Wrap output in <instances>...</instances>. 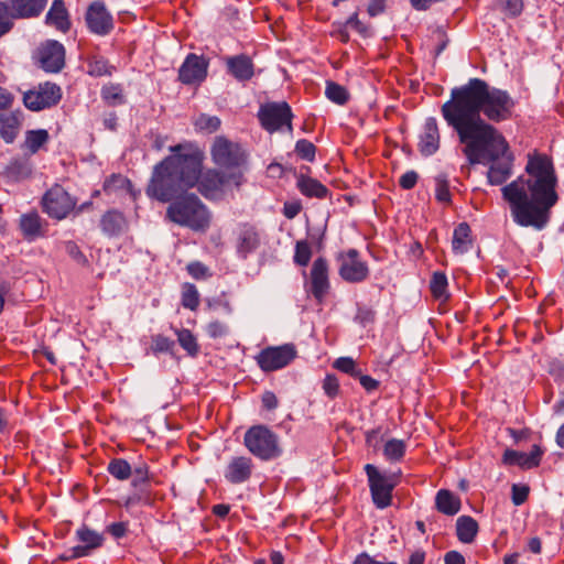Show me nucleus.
Segmentation results:
<instances>
[{
  "instance_id": "2f4dec72",
  "label": "nucleus",
  "mask_w": 564,
  "mask_h": 564,
  "mask_svg": "<svg viewBox=\"0 0 564 564\" xmlns=\"http://www.w3.org/2000/svg\"><path fill=\"white\" fill-rule=\"evenodd\" d=\"M470 227L467 223H460L453 232L452 247L454 252H467L471 246Z\"/></svg>"
},
{
  "instance_id": "603ef678",
  "label": "nucleus",
  "mask_w": 564,
  "mask_h": 564,
  "mask_svg": "<svg viewBox=\"0 0 564 564\" xmlns=\"http://www.w3.org/2000/svg\"><path fill=\"white\" fill-rule=\"evenodd\" d=\"M188 274L195 280H206L212 276L209 269L199 261L189 262L186 265Z\"/></svg>"
},
{
  "instance_id": "de8ad7c7",
  "label": "nucleus",
  "mask_w": 564,
  "mask_h": 564,
  "mask_svg": "<svg viewBox=\"0 0 564 564\" xmlns=\"http://www.w3.org/2000/svg\"><path fill=\"white\" fill-rule=\"evenodd\" d=\"M296 155L307 162H314L316 155V147L306 139H300L295 143L294 149Z\"/></svg>"
},
{
  "instance_id": "4468645a",
  "label": "nucleus",
  "mask_w": 564,
  "mask_h": 564,
  "mask_svg": "<svg viewBox=\"0 0 564 564\" xmlns=\"http://www.w3.org/2000/svg\"><path fill=\"white\" fill-rule=\"evenodd\" d=\"M338 262L339 276L349 283H360L368 279L369 267L366 261L360 258V253L356 249H348L338 253L336 258Z\"/></svg>"
},
{
  "instance_id": "6ab92c4d",
  "label": "nucleus",
  "mask_w": 564,
  "mask_h": 564,
  "mask_svg": "<svg viewBox=\"0 0 564 564\" xmlns=\"http://www.w3.org/2000/svg\"><path fill=\"white\" fill-rule=\"evenodd\" d=\"M254 471V463L251 457L240 455L232 456L224 468L225 480L230 485H240L249 481Z\"/></svg>"
},
{
  "instance_id": "8fccbe9b",
  "label": "nucleus",
  "mask_w": 564,
  "mask_h": 564,
  "mask_svg": "<svg viewBox=\"0 0 564 564\" xmlns=\"http://www.w3.org/2000/svg\"><path fill=\"white\" fill-rule=\"evenodd\" d=\"M322 389L329 399L337 398L340 392V384L336 375L327 373L322 381Z\"/></svg>"
},
{
  "instance_id": "412c9836",
  "label": "nucleus",
  "mask_w": 564,
  "mask_h": 564,
  "mask_svg": "<svg viewBox=\"0 0 564 564\" xmlns=\"http://www.w3.org/2000/svg\"><path fill=\"white\" fill-rule=\"evenodd\" d=\"M99 227L106 237L118 238L129 231L130 224L122 212L111 208L101 215Z\"/></svg>"
},
{
  "instance_id": "e433bc0d",
  "label": "nucleus",
  "mask_w": 564,
  "mask_h": 564,
  "mask_svg": "<svg viewBox=\"0 0 564 564\" xmlns=\"http://www.w3.org/2000/svg\"><path fill=\"white\" fill-rule=\"evenodd\" d=\"M180 346L191 356L196 357L199 352V345L195 335L187 328L176 329Z\"/></svg>"
},
{
  "instance_id": "423d86ee",
  "label": "nucleus",
  "mask_w": 564,
  "mask_h": 564,
  "mask_svg": "<svg viewBox=\"0 0 564 564\" xmlns=\"http://www.w3.org/2000/svg\"><path fill=\"white\" fill-rule=\"evenodd\" d=\"M243 445L257 458L268 462L281 456L280 438L267 425H253L243 436Z\"/></svg>"
},
{
  "instance_id": "7c9ffc66",
  "label": "nucleus",
  "mask_w": 564,
  "mask_h": 564,
  "mask_svg": "<svg viewBox=\"0 0 564 564\" xmlns=\"http://www.w3.org/2000/svg\"><path fill=\"white\" fill-rule=\"evenodd\" d=\"M479 525L477 521L470 516H460L456 520V535L457 539L465 544H470L475 541Z\"/></svg>"
},
{
  "instance_id": "052dcab7",
  "label": "nucleus",
  "mask_w": 564,
  "mask_h": 564,
  "mask_svg": "<svg viewBox=\"0 0 564 564\" xmlns=\"http://www.w3.org/2000/svg\"><path fill=\"white\" fill-rule=\"evenodd\" d=\"M419 180V174L415 171H408L401 175L399 185L403 189H412Z\"/></svg>"
},
{
  "instance_id": "69168bd1",
  "label": "nucleus",
  "mask_w": 564,
  "mask_h": 564,
  "mask_svg": "<svg viewBox=\"0 0 564 564\" xmlns=\"http://www.w3.org/2000/svg\"><path fill=\"white\" fill-rule=\"evenodd\" d=\"M14 101V96L6 88L0 87V113L11 108Z\"/></svg>"
},
{
  "instance_id": "c756f323",
  "label": "nucleus",
  "mask_w": 564,
  "mask_h": 564,
  "mask_svg": "<svg viewBox=\"0 0 564 564\" xmlns=\"http://www.w3.org/2000/svg\"><path fill=\"white\" fill-rule=\"evenodd\" d=\"M20 229L23 234V237L29 241L44 236L42 218L36 212L28 213L21 216Z\"/></svg>"
},
{
  "instance_id": "cd10ccee",
  "label": "nucleus",
  "mask_w": 564,
  "mask_h": 564,
  "mask_svg": "<svg viewBox=\"0 0 564 564\" xmlns=\"http://www.w3.org/2000/svg\"><path fill=\"white\" fill-rule=\"evenodd\" d=\"M21 113L19 111L0 113V135L6 143H12L20 131Z\"/></svg>"
},
{
  "instance_id": "13d9d810",
  "label": "nucleus",
  "mask_w": 564,
  "mask_h": 564,
  "mask_svg": "<svg viewBox=\"0 0 564 564\" xmlns=\"http://www.w3.org/2000/svg\"><path fill=\"white\" fill-rule=\"evenodd\" d=\"M128 531V522H113L106 527V532L117 540L126 536Z\"/></svg>"
},
{
  "instance_id": "a19ab883",
  "label": "nucleus",
  "mask_w": 564,
  "mask_h": 564,
  "mask_svg": "<svg viewBox=\"0 0 564 564\" xmlns=\"http://www.w3.org/2000/svg\"><path fill=\"white\" fill-rule=\"evenodd\" d=\"M325 95L330 101L340 106L345 105L349 100L348 90L335 82L326 83Z\"/></svg>"
},
{
  "instance_id": "6e6d98bb",
  "label": "nucleus",
  "mask_w": 564,
  "mask_h": 564,
  "mask_svg": "<svg viewBox=\"0 0 564 564\" xmlns=\"http://www.w3.org/2000/svg\"><path fill=\"white\" fill-rule=\"evenodd\" d=\"M174 347V341L166 336L155 335L152 337V350L154 352H170Z\"/></svg>"
},
{
  "instance_id": "f8f14e48",
  "label": "nucleus",
  "mask_w": 564,
  "mask_h": 564,
  "mask_svg": "<svg viewBox=\"0 0 564 564\" xmlns=\"http://www.w3.org/2000/svg\"><path fill=\"white\" fill-rule=\"evenodd\" d=\"M297 356L294 344L270 346L262 349L256 357L259 368L272 372L289 366Z\"/></svg>"
},
{
  "instance_id": "5fc2aeb1",
  "label": "nucleus",
  "mask_w": 564,
  "mask_h": 564,
  "mask_svg": "<svg viewBox=\"0 0 564 564\" xmlns=\"http://www.w3.org/2000/svg\"><path fill=\"white\" fill-rule=\"evenodd\" d=\"M205 329L207 335L214 339L224 337L229 333V327L218 319L209 322Z\"/></svg>"
},
{
  "instance_id": "b1692460",
  "label": "nucleus",
  "mask_w": 564,
  "mask_h": 564,
  "mask_svg": "<svg viewBox=\"0 0 564 564\" xmlns=\"http://www.w3.org/2000/svg\"><path fill=\"white\" fill-rule=\"evenodd\" d=\"M417 147L420 153L424 156H430L438 150L440 131L435 118L430 117L425 120Z\"/></svg>"
},
{
  "instance_id": "79ce46f5",
  "label": "nucleus",
  "mask_w": 564,
  "mask_h": 564,
  "mask_svg": "<svg viewBox=\"0 0 564 564\" xmlns=\"http://www.w3.org/2000/svg\"><path fill=\"white\" fill-rule=\"evenodd\" d=\"M221 121L217 116L200 113L194 120V127L197 131L213 133L220 128Z\"/></svg>"
},
{
  "instance_id": "0eeeda50",
  "label": "nucleus",
  "mask_w": 564,
  "mask_h": 564,
  "mask_svg": "<svg viewBox=\"0 0 564 564\" xmlns=\"http://www.w3.org/2000/svg\"><path fill=\"white\" fill-rule=\"evenodd\" d=\"M212 161L218 167L232 171H242L248 161V153L241 144L234 142L225 135L215 138L210 147Z\"/></svg>"
},
{
  "instance_id": "72a5a7b5",
  "label": "nucleus",
  "mask_w": 564,
  "mask_h": 564,
  "mask_svg": "<svg viewBox=\"0 0 564 564\" xmlns=\"http://www.w3.org/2000/svg\"><path fill=\"white\" fill-rule=\"evenodd\" d=\"M447 288L448 281L446 274L441 271L434 272L430 282V290L433 297L437 301L446 302L449 297Z\"/></svg>"
},
{
  "instance_id": "9d476101",
  "label": "nucleus",
  "mask_w": 564,
  "mask_h": 564,
  "mask_svg": "<svg viewBox=\"0 0 564 564\" xmlns=\"http://www.w3.org/2000/svg\"><path fill=\"white\" fill-rule=\"evenodd\" d=\"M259 121L264 130L270 133L282 130L286 127L292 131L293 113L288 102H268L260 107L258 112Z\"/></svg>"
},
{
  "instance_id": "864d4df0",
  "label": "nucleus",
  "mask_w": 564,
  "mask_h": 564,
  "mask_svg": "<svg viewBox=\"0 0 564 564\" xmlns=\"http://www.w3.org/2000/svg\"><path fill=\"white\" fill-rule=\"evenodd\" d=\"M435 196L436 199L441 203H451L452 195L449 192L448 182L445 177L440 176L436 178Z\"/></svg>"
},
{
  "instance_id": "774afa93",
  "label": "nucleus",
  "mask_w": 564,
  "mask_h": 564,
  "mask_svg": "<svg viewBox=\"0 0 564 564\" xmlns=\"http://www.w3.org/2000/svg\"><path fill=\"white\" fill-rule=\"evenodd\" d=\"M550 373L558 382H564V362L553 361L550 367Z\"/></svg>"
},
{
  "instance_id": "bb28decb",
  "label": "nucleus",
  "mask_w": 564,
  "mask_h": 564,
  "mask_svg": "<svg viewBox=\"0 0 564 564\" xmlns=\"http://www.w3.org/2000/svg\"><path fill=\"white\" fill-rule=\"evenodd\" d=\"M10 10L17 19L37 17L44 9L46 0H8Z\"/></svg>"
},
{
  "instance_id": "ddd939ff",
  "label": "nucleus",
  "mask_w": 564,
  "mask_h": 564,
  "mask_svg": "<svg viewBox=\"0 0 564 564\" xmlns=\"http://www.w3.org/2000/svg\"><path fill=\"white\" fill-rule=\"evenodd\" d=\"M75 538L79 542L78 545L73 546L65 553L59 555V560L67 562L80 557H86L93 554L96 550L104 545L105 536L90 529L86 524H82L75 532Z\"/></svg>"
},
{
  "instance_id": "f3484780",
  "label": "nucleus",
  "mask_w": 564,
  "mask_h": 564,
  "mask_svg": "<svg viewBox=\"0 0 564 564\" xmlns=\"http://www.w3.org/2000/svg\"><path fill=\"white\" fill-rule=\"evenodd\" d=\"M88 30L97 35H107L113 29V18L102 1L89 4L85 14Z\"/></svg>"
},
{
  "instance_id": "ea45409f",
  "label": "nucleus",
  "mask_w": 564,
  "mask_h": 564,
  "mask_svg": "<svg viewBox=\"0 0 564 564\" xmlns=\"http://www.w3.org/2000/svg\"><path fill=\"white\" fill-rule=\"evenodd\" d=\"M87 67V73L94 77L110 76L116 70L106 58L97 56L88 61Z\"/></svg>"
},
{
  "instance_id": "bf43d9fd",
  "label": "nucleus",
  "mask_w": 564,
  "mask_h": 564,
  "mask_svg": "<svg viewBox=\"0 0 564 564\" xmlns=\"http://www.w3.org/2000/svg\"><path fill=\"white\" fill-rule=\"evenodd\" d=\"M65 251L76 262H78V263L87 262L86 257L84 256V253L82 252L80 248L78 247V245L76 242L66 241L65 242Z\"/></svg>"
},
{
  "instance_id": "e2e57ef3",
  "label": "nucleus",
  "mask_w": 564,
  "mask_h": 564,
  "mask_svg": "<svg viewBox=\"0 0 564 564\" xmlns=\"http://www.w3.org/2000/svg\"><path fill=\"white\" fill-rule=\"evenodd\" d=\"M332 36L339 40L341 43H347L350 39L348 25L345 23L333 24Z\"/></svg>"
},
{
  "instance_id": "a211bd4d",
  "label": "nucleus",
  "mask_w": 564,
  "mask_h": 564,
  "mask_svg": "<svg viewBox=\"0 0 564 564\" xmlns=\"http://www.w3.org/2000/svg\"><path fill=\"white\" fill-rule=\"evenodd\" d=\"M208 59L188 54L178 69V80L184 85H199L207 77Z\"/></svg>"
},
{
  "instance_id": "49530a36",
  "label": "nucleus",
  "mask_w": 564,
  "mask_h": 564,
  "mask_svg": "<svg viewBox=\"0 0 564 564\" xmlns=\"http://www.w3.org/2000/svg\"><path fill=\"white\" fill-rule=\"evenodd\" d=\"M131 182L129 178L121 174L110 175L104 183V191L106 193H113L118 189H130Z\"/></svg>"
},
{
  "instance_id": "3c124183",
  "label": "nucleus",
  "mask_w": 564,
  "mask_h": 564,
  "mask_svg": "<svg viewBox=\"0 0 564 564\" xmlns=\"http://www.w3.org/2000/svg\"><path fill=\"white\" fill-rule=\"evenodd\" d=\"M500 10L509 18L519 17L524 8L523 0H497Z\"/></svg>"
},
{
  "instance_id": "f03ea898",
  "label": "nucleus",
  "mask_w": 564,
  "mask_h": 564,
  "mask_svg": "<svg viewBox=\"0 0 564 564\" xmlns=\"http://www.w3.org/2000/svg\"><path fill=\"white\" fill-rule=\"evenodd\" d=\"M171 155L154 165L145 193L150 198L169 203L181 192L197 187L208 200H221L228 191L239 189L246 182L242 171L203 172V152L192 142L170 147Z\"/></svg>"
},
{
  "instance_id": "20e7f679",
  "label": "nucleus",
  "mask_w": 564,
  "mask_h": 564,
  "mask_svg": "<svg viewBox=\"0 0 564 564\" xmlns=\"http://www.w3.org/2000/svg\"><path fill=\"white\" fill-rule=\"evenodd\" d=\"M459 142L463 145L462 151L470 164L490 163L487 173L489 184L501 185L511 176L513 155L505 137L501 147L479 145L471 152L467 141Z\"/></svg>"
},
{
  "instance_id": "a878e982",
  "label": "nucleus",
  "mask_w": 564,
  "mask_h": 564,
  "mask_svg": "<svg viewBox=\"0 0 564 564\" xmlns=\"http://www.w3.org/2000/svg\"><path fill=\"white\" fill-rule=\"evenodd\" d=\"M295 178L297 189L305 197L324 199L329 194V189L316 178L303 173L296 174Z\"/></svg>"
},
{
  "instance_id": "58836bf2",
  "label": "nucleus",
  "mask_w": 564,
  "mask_h": 564,
  "mask_svg": "<svg viewBox=\"0 0 564 564\" xmlns=\"http://www.w3.org/2000/svg\"><path fill=\"white\" fill-rule=\"evenodd\" d=\"M181 303L183 307L196 311L199 306V292L193 283H184L182 285Z\"/></svg>"
},
{
  "instance_id": "7ed1b4c3",
  "label": "nucleus",
  "mask_w": 564,
  "mask_h": 564,
  "mask_svg": "<svg viewBox=\"0 0 564 564\" xmlns=\"http://www.w3.org/2000/svg\"><path fill=\"white\" fill-rule=\"evenodd\" d=\"M527 176H519L501 188L511 218L520 227L544 229L560 197L557 175L551 156L538 151L528 153Z\"/></svg>"
},
{
  "instance_id": "39448f33",
  "label": "nucleus",
  "mask_w": 564,
  "mask_h": 564,
  "mask_svg": "<svg viewBox=\"0 0 564 564\" xmlns=\"http://www.w3.org/2000/svg\"><path fill=\"white\" fill-rule=\"evenodd\" d=\"M166 218L194 231H204L209 227L210 213L207 206L195 195H177L170 200Z\"/></svg>"
},
{
  "instance_id": "6e6552de",
  "label": "nucleus",
  "mask_w": 564,
  "mask_h": 564,
  "mask_svg": "<svg viewBox=\"0 0 564 564\" xmlns=\"http://www.w3.org/2000/svg\"><path fill=\"white\" fill-rule=\"evenodd\" d=\"M364 469L368 478V486L373 505L378 509L390 507L392 503V494L399 484L401 471L388 475L381 473L372 464L365 465Z\"/></svg>"
},
{
  "instance_id": "9b49d317",
  "label": "nucleus",
  "mask_w": 564,
  "mask_h": 564,
  "mask_svg": "<svg viewBox=\"0 0 564 564\" xmlns=\"http://www.w3.org/2000/svg\"><path fill=\"white\" fill-rule=\"evenodd\" d=\"M62 96L58 85L45 82L23 94V105L31 111H41L56 106Z\"/></svg>"
},
{
  "instance_id": "338daca9",
  "label": "nucleus",
  "mask_w": 564,
  "mask_h": 564,
  "mask_svg": "<svg viewBox=\"0 0 564 564\" xmlns=\"http://www.w3.org/2000/svg\"><path fill=\"white\" fill-rule=\"evenodd\" d=\"M357 378L359 379L361 387L367 392H372V391L377 390L379 387V381L368 375H362L360 372V376H357Z\"/></svg>"
},
{
  "instance_id": "f704fd0d",
  "label": "nucleus",
  "mask_w": 564,
  "mask_h": 564,
  "mask_svg": "<svg viewBox=\"0 0 564 564\" xmlns=\"http://www.w3.org/2000/svg\"><path fill=\"white\" fill-rule=\"evenodd\" d=\"M102 100L111 107L123 105L126 97L123 95V88L121 84L109 83L101 88Z\"/></svg>"
},
{
  "instance_id": "09e8293b",
  "label": "nucleus",
  "mask_w": 564,
  "mask_h": 564,
  "mask_svg": "<svg viewBox=\"0 0 564 564\" xmlns=\"http://www.w3.org/2000/svg\"><path fill=\"white\" fill-rule=\"evenodd\" d=\"M333 367L344 373H347L354 378H357V376H360V369L357 367L355 360L350 357H339L337 358Z\"/></svg>"
},
{
  "instance_id": "a18cd8bd",
  "label": "nucleus",
  "mask_w": 564,
  "mask_h": 564,
  "mask_svg": "<svg viewBox=\"0 0 564 564\" xmlns=\"http://www.w3.org/2000/svg\"><path fill=\"white\" fill-rule=\"evenodd\" d=\"M206 307L209 311H218L221 310L225 314H232L234 307L230 301L227 299L226 293L223 292L220 295L215 297H208L205 300Z\"/></svg>"
},
{
  "instance_id": "f257e3e1",
  "label": "nucleus",
  "mask_w": 564,
  "mask_h": 564,
  "mask_svg": "<svg viewBox=\"0 0 564 564\" xmlns=\"http://www.w3.org/2000/svg\"><path fill=\"white\" fill-rule=\"evenodd\" d=\"M516 100L507 90L489 86L480 78H470L465 85L451 90V99L441 108L445 121L457 133L459 141H467L469 150L479 145L501 147L503 135L490 122L510 120Z\"/></svg>"
},
{
  "instance_id": "680f3d73",
  "label": "nucleus",
  "mask_w": 564,
  "mask_h": 564,
  "mask_svg": "<svg viewBox=\"0 0 564 564\" xmlns=\"http://www.w3.org/2000/svg\"><path fill=\"white\" fill-rule=\"evenodd\" d=\"M529 496V488L527 486H512V502L516 506L522 505Z\"/></svg>"
},
{
  "instance_id": "393cba45",
  "label": "nucleus",
  "mask_w": 564,
  "mask_h": 564,
  "mask_svg": "<svg viewBox=\"0 0 564 564\" xmlns=\"http://www.w3.org/2000/svg\"><path fill=\"white\" fill-rule=\"evenodd\" d=\"M45 22L62 33L69 31L72 23L68 10L63 0H54L46 13Z\"/></svg>"
},
{
  "instance_id": "1a4fd4ad",
  "label": "nucleus",
  "mask_w": 564,
  "mask_h": 564,
  "mask_svg": "<svg viewBox=\"0 0 564 564\" xmlns=\"http://www.w3.org/2000/svg\"><path fill=\"white\" fill-rule=\"evenodd\" d=\"M77 199L69 195L59 184H54L45 192L41 205L45 214L56 220H62L75 209Z\"/></svg>"
},
{
  "instance_id": "2eb2a0df",
  "label": "nucleus",
  "mask_w": 564,
  "mask_h": 564,
  "mask_svg": "<svg viewBox=\"0 0 564 564\" xmlns=\"http://www.w3.org/2000/svg\"><path fill=\"white\" fill-rule=\"evenodd\" d=\"M39 66L46 73H58L65 65V47L55 40H47L36 52Z\"/></svg>"
},
{
  "instance_id": "c03bdc74",
  "label": "nucleus",
  "mask_w": 564,
  "mask_h": 564,
  "mask_svg": "<svg viewBox=\"0 0 564 564\" xmlns=\"http://www.w3.org/2000/svg\"><path fill=\"white\" fill-rule=\"evenodd\" d=\"M15 19L17 18L10 10L9 4L0 1V37L12 30Z\"/></svg>"
},
{
  "instance_id": "4d7b16f0",
  "label": "nucleus",
  "mask_w": 564,
  "mask_h": 564,
  "mask_svg": "<svg viewBox=\"0 0 564 564\" xmlns=\"http://www.w3.org/2000/svg\"><path fill=\"white\" fill-rule=\"evenodd\" d=\"M346 25L354 29L356 32H358L361 36L367 37L370 35L369 28L362 23L359 18L358 13H352L346 21Z\"/></svg>"
},
{
  "instance_id": "473e14b6",
  "label": "nucleus",
  "mask_w": 564,
  "mask_h": 564,
  "mask_svg": "<svg viewBox=\"0 0 564 564\" xmlns=\"http://www.w3.org/2000/svg\"><path fill=\"white\" fill-rule=\"evenodd\" d=\"M406 453V443L403 440L390 438L383 445V456L390 463H400Z\"/></svg>"
},
{
  "instance_id": "0e129e2a",
  "label": "nucleus",
  "mask_w": 564,
  "mask_h": 564,
  "mask_svg": "<svg viewBox=\"0 0 564 564\" xmlns=\"http://www.w3.org/2000/svg\"><path fill=\"white\" fill-rule=\"evenodd\" d=\"M388 0H369L367 6V13L370 17H377L384 12Z\"/></svg>"
},
{
  "instance_id": "4c0bfd02",
  "label": "nucleus",
  "mask_w": 564,
  "mask_h": 564,
  "mask_svg": "<svg viewBox=\"0 0 564 564\" xmlns=\"http://www.w3.org/2000/svg\"><path fill=\"white\" fill-rule=\"evenodd\" d=\"M107 471L118 480H127L132 475L130 464L123 458H112L108 466Z\"/></svg>"
},
{
  "instance_id": "5701e85b",
  "label": "nucleus",
  "mask_w": 564,
  "mask_h": 564,
  "mask_svg": "<svg viewBox=\"0 0 564 564\" xmlns=\"http://www.w3.org/2000/svg\"><path fill=\"white\" fill-rule=\"evenodd\" d=\"M227 73L240 83L249 82L254 76V64L250 56L238 54L225 57Z\"/></svg>"
},
{
  "instance_id": "4be33fe9",
  "label": "nucleus",
  "mask_w": 564,
  "mask_h": 564,
  "mask_svg": "<svg viewBox=\"0 0 564 564\" xmlns=\"http://www.w3.org/2000/svg\"><path fill=\"white\" fill-rule=\"evenodd\" d=\"M544 451L540 445H533L530 453L506 449L502 463L508 466H519L522 469H532L540 465Z\"/></svg>"
},
{
  "instance_id": "c85d7f7f",
  "label": "nucleus",
  "mask_w": 564,
  "mask_h": 564,
  "mask_svg": "<svg viewBox=\"0 0 564 564\" xmlns=\"http://www.w3.org/2000/svg\"><path fill=\"white\" fill-rule=\"evenodd\" d=\"M435 508L445 516H455L460 511V498L448 489H440L435 496Z\"/></svg>"
},
{
  "instance_id": "c9c22d12",
  "label": "nucleus",
  "mask_w": 564,
  "mask_h": 564,
  "mask_svg": "<svg viewBox=\"0 0 564 564\" xmlns=\"http://www.w3.org/2000/svg\"><path fill=\"white\" fill-rule=\"evenodd\" d=\"M50 139L48 132L44 129L29 130L25 133L24 147L34 154L36 153Z\"/></svg>"
},
{
  "instance_id": "aec40b11",
  "label": "nucleus",
  "mask_w": 564,
  "mask_h": 564,
  "mask_svg": "<svg viewBox=\"0 0 564 564\" xmlns=\"http://www.w3.org/2000/svg\"><path fill=\"white\" fill-rule=\"evenodd\" d=\"M261 245V234L259 229L249 223H242L236 231V252L239 258L247 259Z\"/></svg>"
},
{
  "instance_id": "dca6fc26",
  "label": "nucleus",
  "mask_w": 564,
  "mask_h": 564,
  "mask_svg": "<svg viewBox=\"0 0 564 564\" xmlns=\"http://www.w3.org/2000/svg\"><path fill=\"white\" fill-rule=\"evenodd\" d=\"M330 290L329 269L326 259L319 257L312 265L308 292L318 304H322Z\"/></svg>"
},
{
  "instance_id": "37998d69",
  "label": "nucleus",
  "mask_w": 564,
  "mask_h": 564,
  "mask_svg": "<svg viewBox=\"0 0 564 564\" xmlns=\"http://www.w3.org/2000/svg\"><path fill=\"white\" fill-rule=\"evenodd\" d=\"M312 258V248L307 240H300L295 245L294 263L300 267H306Z\"/></svg>"
}]
</instances>
